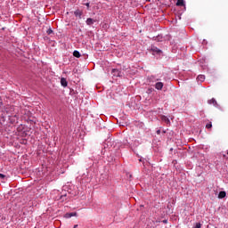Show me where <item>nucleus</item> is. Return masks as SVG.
<instances>
[{"label":"nucleus","mask_w":228,"mask_h":228,"mask_svg":"<svg viewBox=\"0 0 228 228\" xmlns=\"http://www.w3.org/2000/svg\"><path fill=\"white\" fill-rule=\"evenodd\" d=\"M202 224L200 223H197L194 228H200Z\"/></svg>","instance_id":"obj_14"},{"label":"nucleus","mask_w":228,"mask_h":228,"mask_svg":"<svg viewBox=\"0 0 228 228\" xmlns=\"http://www.w3.org/2000/svg\"><path fill=\"white\" fill-rule=\"evenodd\" d=\"M160 118H161L162 122H165L166 124L170 123V119L167 116H161Z\"/></svg>","instance_id":"obj_4"},{"label":"nucleus","mask_w":228,"mask_h":228,"mask_svg":"<svg viewBox=\"0 0 228 228\" xmlns=\"http://www.w3.org/2000/svg\"><path fill=\"white\" fill-rule=\"evenodd\" d=\"M86 24H87V26H92V24H94V19L88 18L86 20Z\"/></svg>","instance_id":"obj_11"},{"label":"nucleus","mask_w":228,"mask_h":228,"mask_svg":"<svg viewBox=\"0 0 228 228\" xmlns=\"http://www.w3.org/2000/svg\"><path fill=\"white\" fill-rule=\"evenodd\" d=\"M77 213H67L65 214V218H72V216H77Z\"/></svg>","instance_id":"obj_6"},{"label":"nucleus","mask_w":228,"mask_h":228,"mask_svg":"<svg viewBox=\"0 0 228 228\" xmlns=\"http://www.w3.org/2000/svg\"><path fill=\"white\" fill-rule=\"evenodd\" d=\"M63 197H65V196H61V199H63Z\"/></svg>","instance_id":"obj_21"},{"label":"nucleus","mask_w":228,"mask_h":228,"mask_svg":"<svg viewBox=\"0 0 228 228\" xmlns=\"http://www.w3.org/2000/svg\"><path fill=\"white\" fill-rule=\"evenodd\" d=\"M155 88L157 90H162L163 89V83L162 82H158L155 84Z\"/></svg>","instance_id":"obj_3"},{"label":"nucleus","mask_w":228,"mask_h":228,"mask_svg":"<svg viewBox=\"0 0 228 228\" xmlns=\"http://www.w3.org/2000/svg\"><path fill=\"white\" fill-rule=\"evenodd\" d=\"M157 134H161V130H157Z\"/></svg>","instance_id":"obj_18"},{"label":"nucleus","mask_w":228,"mask_h":228,"mask_svg":"<svg viewBox=\"0 0 228 228\" xmlns=\"http://www.w3.org/2000/svg\"><path fill=\"white\" fill-rule=\"evenodd\" d=\"M198 81H200V83H204L206 77L204 75H199L197 77Z\"/></svg>","instance_id":"obj_7"},{"label":"nucleus","mask_w":228,"mask_h":228,"mask_svg":"<svg viewBox=\"0 0 228 228\" xmlns=\"http://www.w3.org/2000/svg\"><path fill=\"white\" fill-rule=\"evenodd\" d=\"M6 177V175L0 174V179H4Z\"/></svg>","instance_id":"obj_16"},{"label":"nucleus","mask_w":228,"mask_h":228,"mask_svg":"<svg viewBox=\"0 0 228 228\" xmlns=\"http://www.w3.org/2000/svg\"><path fill=\"white\" fill-rule=\"evenodd\" d=\"M208 102H209V104H214V106H216V100H215V98H212Z\"/></svg>","instance_id":"obj_12"},{"label":"nucleus","mask_w":228,"mask_h":228,"mask_svg":"<svg viewBox=\"0 0 228 228\" xmlns=\"http://www.w3.org/2000/svg\"><path fill=\"white\" fill-rule=\"evenodd\" d=\"M151 51L154 54H161V53H162L161 50H159V48H158L156 46H151Z\"/></svg>","instance_id":"obj_1"},{"label":"nucleus","mask_w":228,"mask_h":228,"mask_svg":"<svg viewBox=\"0 0 228 228\" xmlns=\"http://www.w3.org/2000/svg\"><path fill=\"white\" fill-rule=\"evenodd\" d=\"M86 5L87 6V8H90V4L89 3L86 4Z\"/></svg>","instance_id":"obj_19"},{"label":"nucleus","mask_w":228,"mask_h":228,"mask_svg":"<svg viewBox=\"0 0 228 228\" xmlns=\"http://www.w3.org/2000/svg\"><path fill=\"white\" fill-rule=\"evenodd\" d=\"M227 195V193L224 191H221L218 194V199H225V196Z\"/></svg>","instance_id":"obj_5"},{"label":"nucleus","mask_w":228,"mask_h":228,"mask_svg":"<svg viewBox=\"0 0 228 228\" xmlns=\"http://www.w3.org/2000/svg\"><path fill=\"white\" fill-rule=\"evenodd\" d=\"M61 86H63L64 88H66V86H69V82H67V78L61 77Z\"/></svg>","instance_id":"obj_2"},{"label":"nucleus","mask_w":228,"mask_h":228,"mask_svg":"<svg viewBox=\"0 0 228 228\" xmlns=\"http://www.w3.org/2000/svg\"><path fill=\"white\" fill-rule=\"evenodd\" d=\"M112 72H118V70L114 69H112Z\"/></svg>","instance_id":"obj_20"},{"label":"nucleus","mask_w":228,"mask_h":228,"mask_svg":"<svg viewBox=\"0 0 228 228\" xmlns=\"http://www.w3.org/2000/svg\"><path fill=\"white\" fill-rule=\"evenodd\" d=\"M207 129H211L213 127V125L211 123L206 125Z\"/></svg>","instance_id":"obj_13"},{"label":"nucleus","mask_w":228,"mask_h":228,"mask_svg":"<svg viewBox=\"0 0 228 228\" xmlns=\"http://www.w3.org/2000/svg\"><path fill=\"white\" fill-rule=\"evenodd\" d=\"M176 6H184V0H177Z\"/></svg>","instance_id":"obj_10"},{"label":"nucleus","mask_w":228,"mask_h":228,"mask_svg":"<svg viewBox=\"0 0 228 228\" xmlns=\"http://www.w3.org/2000/svg\"><path fill=\"white\" fill-rule=\"evenodd\" d=\"M74 15L75 17H78L79 19H81V15H83V12L79 10H77L75 11Z\"/></svg>","instance_id":"obj_8"},{"label":"nucleus","mask_w":228,"mask_h":228,"mask_svg":"<svg viewBox=\"0 0 228 228\" xmlns=\"http://www.w3.org/2000/svg\"><path fill=\"white\" fill-rule=\"evenodd\" d=\"M51 33H53V29L50 28V29L47 30V34L51 35Z\"/></svg>","instance_id":"obj_17"},{"label":"nucleus","mask_w":228,"mask_h":228,"mask_svg":"<svg viewBox=\"0 0 228 228\" xmlns=\"http://www.w3.org/2000/svg\"><path fill=\"white\" fill-rule=\"evenodd\" d=\"M77 225H75V226H74V228H77Z\"/></svg>","instance_id":"obj_22"},{"label":"nucleus","mask_w":228,"mask_h":228,"mask_svg":"<svg viewBox=\"0 0 228 228\" xmlns=\"http://www.w3.org/2000/svg\"><path fill=\"white\" fill-rule=\"evenodd\" d=\"M73 56H75V58H81V53H79V51L75 50L73 52Z\"/></svg>","instance_id":"obj_9"},{"label":"nucleus","mask_w":228,"mask_h":228,"mask_svg":"<svg viewBox=\"0 0 228 228\" xmlns=\"http://www.w3.org/2000/svg\"><path fill=\"white\" fill-rule=\"evenodd\" d=\"M148 79H149L150 81H154V76L149 77Z\"/></svg>","instance_id":"obj_15"}]
</instances>
